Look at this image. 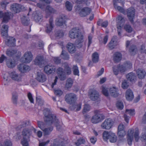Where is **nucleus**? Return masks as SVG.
Returning a JSON list of instances; mask_svg holds the SVG:
<instances>
[{
	"mask_svg": "<svg viewBox=\"0 0 146 146\" xmlns=\"http://www.w3.org/2000/svg\"><path fill=\"white\" fill-rule=\"evenodd\" d=\"M44 114L45 116L44 120L45 122L50 125L54 124L58 129L60 128L61 126L60 124V122L55 115L52 113L48 110L44 111Z\"/></svg>",
	"mask_w": 146,
	"mask_h": 146,
	"instance_id": "nucleus-1",
	"label": "nucleus"
},
{
	"mask_svg": "<svg viewBox=\"0 0 146 146\" xmlns=\"http://www.w3.org/2000/svg\"><path fill=\"white\" fill-rule=\"evenodd\" d=\"M30 135V131L29 129H23L22 132L23 138L21 140V143L23 146H28Z\"/></svg>",
	"mask_w": 146,
	"mask_h": 146,
	"instance_id": "nucleus-2",
	"label": "nucleus"
},
{
	"mask_svg": "<svg viewBox=\"0 0 146 146\" xmlns=\"http://www.w3.org/2000/svg\"><path fill=\"white\" fill-rule=\"evenodd\" d=\"M95 114L93 115L91 119V122L94 123H97L101 122L105 118L104 115L99 112L98 110L94 111Z\"/></svg>",
	"mask_w": 146,
	"mask_h": 146,
	"instance_id": "nucleus-3",
	"label": "nucleus"
},
{
	"mask_svg": "<svg viewBox=\"0 0 146 146\" xmlns=\"http://www.w3.org/2000/svg\"><path fill=\"white\" fill-rule=\"evenodd\" d=\"M103 138L106 141L109 139L111 143H115L117 141V137L115 133L110 132L104 131L103 134Z\"/></svg>",
	"mask_w": 146,
	"mask_h": 146,
	"instance_id": "nucleus-4",
	"label": "nucleus"
},
{
	"mask_svg": "<svg viewBox=\"0 0 146 146\" xmlns=\"http://www.w3.org/2000/svg\"><path fill=\"white\" fill-rule=\"evenodd\" d=\"M69 36L72 39H78L83 36L80 29L77 28H74L71 29L69 32Z\"/></svg>",
	"mask_w": 146,
	"mask_h": 146,
	"instance_id": "nucleus-5",
	"label": "nucleus"
},
{
	"mask_svg": "<svg viewBox=\"0 0 146 146\" xmlns=\"http://www.w3.org/2000/svg\"><path fill=\"white\" fill-rule=\"evenodd\" d=\"M77 95L73 93L66 94L65 96L64 99L68 104H70L74 103L77 100Z\"/></svg>",
	"mask_w": 146,
	"mask_h": 146,
	"instance_id": "nucleus-6",
	"label": "nucleus"
},
{
	"mask_svg": "<svg viewBox=\"0 0 146 146\" xmlns=\"http://www.w3.org/2000/svg\"><path fill=\"white\" fill-rule=\"evenodd\" d=\"M33 55L30 51L26 52L21 59L22 62L25 63H30L33 59Z\"/></svg>",
	"mask_w": 146,
	"mask_h": 146,
	"instance_id": "nucleus-7",
	"label": "nucleus"
},
{
	"mask_svg": "<svg viewBox=\"0 0 146 146\" xmlns=\"http://www.w3.org/2000/svg\"><path fill=\"white\" fill-rule=\"evenodd\" d=\"M114 123L112 119L109 118L106 119L101 125L102 128L106 129H110Z\"/></svg>",
	"mask_w": 146,
	"mask_h": 146,
	"instance_id": "nucleus-8",
	"label": "nucleus"
},
{
	"mask_svg": "<svg viewBox=\"0 0 146 146\" xmlns=\"http://www.w3.org/2000/svg\"><path fill=\"white\" fill-rule=\"evenodd\" d=\"M6 55L9 56L19 57L21 55V52L17 50L7 49L6 52Z\"/></svg>",
	"mask_w": 146,
	"mask_h": 146,
	"instance_id": "nucleus-9",
	"label": "nucleus"
},
{
	"mask_svg": "<svg viewBox=\"0 0 146 146\" xmlns=\"http://www.w3.org/2000/svg\"><path fill=\"white\" fill-rule=\"evenodd\" d=\"M117 37L116 36H114L112 37L107 45V46L110 50L113 49L117 45Z\"/></svg>",
	"mask_w": 146,
	"mask_h": 146,
	"instance_id": "nucleus-10",
	"label": "nucleus"
},
{
	"mask_svg": "<svg viewBox=\"0 0 146 146\" xmlns=\"http://www.w3.org/2000/svg\"><path fill=\"white\" fill-rule=\"evenodd\" d=\"M1 36L4 38H5L8 35V26L7 25L1 23Z\"/></svg>",
	"mask_w": 146,
	"mask_h": 146,
	"instance_id": "nucleus-11",
	"label": "nucleus"
},
{
	"mask_svg": "<svg viewBox=\"0 0 146 146\" xmlns=\"http://www.w3.org/2000/svg\"><path fill=\"white\" fill-rule=\"evenodd\" d=\"M56 70L57 74L60 80L61 81L65 80L66 78V76L63 69L61 67H59L56 69Z\"/></svg>",
	"mask_w": 146,
	"mask_h": 146,
	"instance_id": "nucleus-12",
	"label": "nucleus"
},
{
	"mask_svg": "<svg viewBox=\"0 0 146 146\" xmlns=\"http://www.w3.org/2000/svg\"><path fill=\"white\" fill-rule=\"evenodd\" d=\"M91 11L92 10L90 8L85 7L80 10L79 14L80 16L84 17L89 15Z\"/></svg>",
	"mask_w": 146,
	"mask_h": 146,
	"instance_id": "nucleus-13",
	"label": "nucleus"
},
{
	"mask_svg": "<svg viewBox=\"0 0 146 146\" xmlns=\"http://www.w3.org/2000/svg\"><path fill=\"white\" fill-rule=\"evenodd\" d=\"M13 16L12 13L11 12H7L4 13L2 17V24L3 23H7Z\"/></svg>",
	"mask_w": 146,
	"mask_h": 146,
	"instance_id": "nucleus-14",
	"label": "nucleus"
},
{
	"mask_svg": "<svg viewBox=\"0 0 146 146\" xmlns=\"http://www.w3.org/2000/svg\"><path fill=\"white\" fill-rule=\"evenodd\" d=\"M135 13V9L134 8L130 7L127 9V16L131 23L133 22V18Z\"/></svg>",
	"mask_w": 146,
	"mask_h": 146,
	"instance_id": "nucleus-15",
	"label": "nucleus"
},
{
	"mask_svg": "<svg viewBox=\"0 0 146 146\" xmlns=\"http://www.w3.org/2000/svg\"><path fill=\"white\" fill-rule=\"evenodd\" d=\"M17 67L19 70L23 73L27 72L30 70V68L29 66L23 64L19 65Z\"/></svg>",
	"mask_w": 146,
	"mask_h": 146,
	"instance_id": "nucleus-16",
	"label": "nucleus"
},
{
	"mask_svg": "<svg viewBox=\"0 0 146 146\" xmlns=\"http://www.w3.org/2000/svg\"><path fill=\"white\" fill-rule=\"evenodd\" d=\"M20 5L18 4L14 3L11 5V10L14 13H16L19 12L20 11Z\"/></svg>",
	"mask_w": 146,
	"mask_h": 146,
	"instance_id": "nucleus-17",
	"label": "nucleus"
},
{
	"mask_svg": "<svg viewBox=\"0 0 146 146\" xmlns=\"http://www.w3.org/2000/svg\"><path fill=\"white\" fill-rule=\"evenodd\" d=\"M54 27L53 20L52 17H50L49 21V24L46 25V31L47 33H50Z\"/></svg>",
	"mask_w": 146,
	"mask_h": 146,
	"instance_id": "nucleus-18",
	"label": "nucleus"
},
{
	"mask_svg": "<svg viewBox=\"0 0 146 146\" xmlns=\"http://www.w3.org/2000/svg\"><path fill=\"white\" fill-rule=\"evenodd\" d=\"M5 38H7V39L5 43L7 46L11 47L14 46L16 40L15 38L13 37H8V36Z\"/></svg>",
	"mask_w": 146,
	"mask_h": 146,
	"instance_id": "nucleus-19",
	"label": "nucleus"
},
{
	"mask_svg": "<svg viewBox=\"0 0 146 146\" xmlns=\"http://www.w3.org/2000/svg\"><path fill=\"white\" fill-rule=\"evenodd\" d=\"M122 58V54L119 52H115L113 55V60L115 63H117L120 62Z\"/></svg>",
	"mask_w": 146,
	"mask_h": 146,
	"instance_id": "nucleus-20",
	"label": "nucleus"
},
{
	"mask_svg": "<svg viewBox=\"0 0 146 146\" xmlns=\"http://www.w3.org/2000/svg\"><path fill=\"white\" fill-rule=\"evenodd\" d=\"M10 77L13 80L19 82L21 80V77L18 74L15 72L13 71L9 73Z\"/></svg>",
	"mask_w": 146,
	"mask_h": 146,
	"instance_id": "nucleus-21",
	"label": "nucleus"
},
{
	"mask_svg": "<svg viewBox=\"0 0 146 146\" xmlns=\"http://www.w3.org/2000/svg\"><path fill=\"white\" fill-rule=\"evenodd\" d=\"M56 12V11L51 7L47 6L45 9V17L48 18L52 14H53Z\"/></svg>",
	"mask_w": 146,
	"mask_h": 146,
	"instance_id": "nucleus-22",
	"label": "nucleus"
},
{
	"mask_svg": "<svg viewBox=\"0 0 146 146\" xmlns=\"http://www.w3.org/2000/svg\"><path fill=\"white\" fill-rule=\"evenodd\" d=\"M44 58L42 56L38 55L34 60L35 64L38 65H40L44 63Z\"/></svg>",
	"mask_w": 146,
	"mask_h": 146,
	"instance_id": "nucleus-23",
	"label": "nucleus"
},
{
	"mask_svg": "<svg viewBox=\"0 0 146 146\" xmlns=\"http://www.w3.org/2000/svg\"><path fill=\"white\" fill-rule=\"evenodd\" d=\"M44 70L46 74H49L52 73L53 71L55 72L56 70V68L54 66L48 65L44 67Z\"/></svg>",
	"mask_w": 146,
	"mask_h": 146,
	"instance_id": "nucleus-24",
	"label": "nucleus"
},
{
	"mask_svg": "<svg viewBox=\"0 0 146 146\" xmlns=\"http://www.w3.org/2000/svg\"><path fill=\"white\" fill-rule=\"evenodd\" d=\"M133 129H131L128 130L127 135V138L128 144L130 145L131 144L132 141L133 139Z\"/></svg>",
	"mask_w": 146,
	"mask_h": 146,
	"instance_id": "nucleus-25",
	"label": "nucleus"
},
{
	"mask_svg": "<svg viewBox=\"0 0 146 146\" xmlns=\"http://www.w3.org/2000/svg\"><path fill=\"white\" fill-rule=\"evenodd\" d=\"M118 92V89L115 87L110 88L109 90L110 95L114 97H117L119 96V93Z\"/></svg>",
	"mask_w": 146,
	"mask_h": 146,
	"instance_id": "nucleus-26",
	"label": "nucleus"
},
{
	"mask_svg": "<svg viewBox=\"0 0 146 146\" xmlns=\"http://www.w3.org/2000/svg\"><path fill=\"white\" fill-rule=\"evenodd\" d=\"M99 98L98 92L95 90H93L91 92L90 95V98L93 101H95Z\"/></svg>",
	"mask_w": 146,
	"mask_h": 146,
	"instance_id": "nucleus-27",
	"label": "nucleus"
},
{
	"mask_svg": "<svg viewBox=\"0 0 146 146\" xmlns=\"http://www.w3.org/2000/svg\"><path fill=\"white\" fill-rule=\"evenodd\" d=\"M68 51L71 54L74 53L76 51V48L74 44L71 43H68L66 45Z\"/></svg>",
	"mask_w": 146,
	"mask_h": 146,
	"instance_id": "nucleus-28",
	"label": "nucleus"
},
{
	"mask_svg": "<svg viewBox=\"0 0 146 146\" xmlns=\"http://www.w3.org/2000/svg\"><path fill=\"white\" fill-rule=\"evenodd\" d=\"M125 97L126 99L128 101H131L134 98L133 93L131 90L128 89L125 93Z\"/></svg>",
	"mask_w": 146,
	"mask_h": 146,
	"instance_id": "nucleus-29",
	"label": "nucleus"
},
{
	"mask_svg": "<svg viewBox=\"0 0 146 146\" xmlns=\"http://www.w3.org/2000/svg\"><path fill=\"white\" fill-rule=\"evenodd\" d=\"M136 73L138 78L140 79L143 78L146 75L145 71L142 69H138L136 71Z\"/></svg>",
	"mask_w": 146,
	"mask_h": 146,
	"instance_id": "nucleus-30",
	"label": "nucleus"
},
{
	"mask_svg": "<svg viewBox=\"0 0 146 146\" xmlns=\"http://www.w3.org/2000/svg\"><path fill=\"white\" fill-rule=\"evenodd\" d=\"M62 66L64 68L65 73L68 75L70 74L72 72L70 65L67 63H64L62 64Z\"/></svg>",
	"mask_w": 146,
	"mask_h": 146,
	"instance_id": "nucleus-31",
	"label": "nucleus"
},
{
	"mask_svg": "<svg viewBox=\"0 0 146 146\" xmlns=\"http://www.w3.org/2000/svg\"><path fill=\"white\" fill-rule=\"evenodd\" d=\"M6 65L9 68H12L16 65L15 61L14 60L7 59L6 60Z\"/></svg>",
	"mask_w": 146,
	"mask_h": 146,
	"instance_id": "nucleus-32",
	"label": "nucleus"
},
{
	"mask_svg": "<svg viewBox=\"0 0 146 146\" xmlns=\"http://www.w3.org/2000/svg\"><path fill=\"white\" fill-rule=\"evenodd\" d=\"M36 79L39 82H43L46 81V78L44 74L41 72H38Z\"/></svg>",
	"mask_w": 146,
	"mask_h": 146,
	"instance_id": "nucleus-33",
	"label": "nucleus"
},
{
	"mask_svg": "<svg viewBox=\"0 0 146 146\" xmlns=\"http://www.w3.org/2000/svg\"><path fill=\"white\" fill-rule=\"evenodd\" d=\"M126 77L128 80L130 81V82L135 81L136 79V76L135 74L132 72L129 73L127 74Z\"/></svg>",
	"mask_w": 146,
	"mask_h": 146,
	"instance_id": "nucleus-34",
	"label": "nucleus"
},
{
	"mask_svg": "<svg viewBox=\"0 0 146 146\" xmlns=\"http://www.w3.org/2000/svg\"><path fill=\"white\" fill-rule=\"evenodd\" d=\"M65 23V18L64 17H60L57 19L56 23V25L61 26Z\"/></svg>",
	"mask_w": 146,
	"mask_h": 146,
	"instance_id": "nucleus-35",
	"label": "nucleus"
},
{
	"mask_svg": "<svg viewBox=\"0 0 146 146\" xmlns=\"http://www.w3.org/2000/svg\"><path fill=\"white\" fill-rule=\"evenodd\" d=\"M116 21L120 25L122 26L125 22V20L124 17L121 15H119L116 18Z\"/></svg>",
	"mask_w": 146,
	"mask_h": 146,
	"instance_id": "nucleus-36",
	"label": "nucleus"
},
{
	"mask_svg": "<svg viewBox=\"0 0 146 146\" xmlns=\"http://www.w3.org/2000/svg\"><path fill=\"white\" fill-rule=\"evenodd\" d=\"M83 36L82 37L77 39L75 42L76 44L77 47L80 48L83 46Z\"/></svg>",
	"mask_w": 146,
	"mask_h": 146,
	"instance_id": "nucleus-37",
	"label": "nucleus"
},
{
	"mask_svg": "<svg viewBox=\"0 0 146 146\" xmlns=\"http://www.w3.org/2000/svg\"><path fill=\"white\" fill-rule=\"evenodd\" d=\"M53 129V128L52 127L45 128L42 130L44 135L45 136L49 135Z\"/></svg>",
	"mask_w": 146,
	"mask_h": 146,
	"instance_id": "nucleus-38",
	"label": "nucleus"
},
{
	"mask_svg": "<svg viewBox=\"0 0 146 146\" xmlns=\"http://www.w3.org/2000/svg\"><path fill=\"white\" fill-rule=\"evenodd\" d=\"M60 56L63 59L65 60H68L69 58V55L68 53L65 51L63 50L60 54Z\"/></svg>",
	"mask_w": 146,
	"mask_h": 146,
	"instance_id": "nucleus-39",
	"label": "nucleus"
},
{
	"mask_svg": "<svg viewBox=\"0 0 146 146\" xmlns=\"http://www.w3.org/2000/svg\"><path fill=\"white\" fill-rule=\"evenodd\" d=\"M137 51L136 46L133 45L130 46L129 49V51L131 55L135 54Z\"/></svg>",
	"mask_w": 146,
	"mask_h": 146,
	"instance_id": "nucleus-40",
	"label": "nucleus"
},
{
	"mask_svg": "<svg viewBox=\"0 0 146 146\" xmlns=\"http://www.w3.org/2000/svg\"><path fill=\"white\" fill-rule=\"evenodd\" d=\"M92 61L94 63L98 62L99 61V55L97 52H94L92 56Z\"/></svg>",
	"mask_w": 146,
	"mask_h": 146,
	"instance_id": "nucleus-41",
	"label": "nucleus"
},
{
	"mask_svg": "<svg viewBox=\"0 0 146 146\" xmlns=\"http://www.w3.org/2000/svg\"><path fill=\"white\" fill-rule=\"evenodd\" d=\"M73 81L71 78H68L66 80L65 87L67 88H70L72 86Z\"/></svg>",
	"mask_w": 146,
	"mask_h": 146,
	"instance_id": "nucleus-42",
	"label": "nucleus"
},
{
	"mask_svg": "<svg viewBox=\"0 0 146 146\" xmlns=\"http://www.w3.org/2000/svg\"><path fill=\"white\" fill-rule=\"evenodd\" d=\"M33 16L35 21L36 22L40 21L42 17V16L41 14L36 13L33 15Z\"/></svg>",
	"mask_w": 146,
	"mask_h": 146,
	"instance_id": "nucleus-43",
	"label": "nucleus"
},
{
	"mask_svg": "<svg viewBox=\"0 0 146 146\" xmlns=\"http://www.w3.org/2000/svg\"><path fill=\"white\" fill-rule=\"evenodd\" d=\"M102 92V93L106 96H108L109 94L108 92V89L105 86H103L101 87Z\"/></svg>",
	"mask_w": 146,
	"mask_h": 146,
	"instance_id": "nucleus-44",
	"label": "nucleus"
},
{
	"mask_svg": "<svg viewBox=\"0 0 146 146\" xmlns=\"http://www.w3.org/2000/svg\"><path fill=\"white\" fill-rule=\"evenodd\" d=\"M0 146H12V143L10 140H7L2 143H0Z\"/></svg>",
	"mask_w": 146,
	"mask_h": 146,
	"instance_id": "nucleus-45",
	"label": "nucleus"
},
{
	"mask_svg": "<svg viewBox=\"0 0 146 146\" xmlns=\"http://www.w3.org/2000/svg\"><path fill=\"white\" fill-rule=\"evenodd\" d=\"M85 142V141L83 138L80 137L75 143V144L77 146H79L81 144H84Z\"/></svg>",
	"mask_w": 146,
	"mask_h": 146,
	"instance_id": "nucleus-46",
	"label": "nucleus"
},
{
	"mask_svg": "<svg viewBox=\"0 0 146 146\" xmlns=\"http://www.w3.org/2000/svg\"><path fill=\"white\" fill-rule=\"evenodd\" d=\"M38 127L42 131L46 128V124L42 122L38 121Z\"/></svg>",
	"mask_w": 146,
	"mask_h": 146,
	"instance_id": "nucleus-47",
	"label": "nucleus"
},
{
	"mask_svg": "<svg viewBox=\"0 0 146 146\" xmlns=\"http://www.w3.org/2000/svg\"><path fill=\"white\" fill-rule=\"evenodd\" d=\"M9 3L7 0H3L1 3V5L3 9L5 10L7 5Z\"/></svg>",
	"mask_w": 146,
	"mask_h": 146,
	"instance_id": "nucleus-48",
	"label": "nucleus"
},
{
	"mask_svg": "<svg viewBox=\"0 0 146 146\" xmlns=\"http://www.w3.org/2000/svg\"><path fill=\"white\" fill-rule=\"evenodd\" d=\"M54 94L57 96H60L63 94V91L59 89H54Z\"/></svg>",
	"mask_w": 146,
	"mask_h": 146,
	"instance_id": "nucleus-49",
	"label": "nucleus"
},
{
	"mask_svg": "<svg viewBox=\"0 0 146 146\" xmlns=\"http://www.w3.org/2000/svg\"><path fill=\"white\" fill-rule=\"evenodd\" d=\"M129 86V84L128 81L126 80L123 81L121 85V87L123 89H127Z\"/></svg>",
	"mask_w": 146,
	"mask_h": 146,
	"instance_id": "nucleus-50",
	"label": "nucleus"
},
{
	"mask_svg": "<svg viewBox=\"0 0 146 146\" xmlns=\"http://www.w3.org/2000/svg\"><path fill=\"white\" fill-rule=\"evenodd\" d=\"M118 70H119L120 72L121 73H123L126 70L125 67L123 65H119L117 66Z\"/></svg>",
	"mask_w": 146,
	"mask_h": 146,
	"instance_id": "nucleus-51",
	"label": "nucleus"
},
{
	"mask_svg": "<svg viewBox=\"0 0 146 146\" xmlns=\"http://www.w3.org/2000/svg\"><path fill=\"white\" fill-rule=\"evenodd\" d=\"M124 29L128 33H130L132 31V28L129 25H125L124 27Z\"/></svg>",
	"mask_w": 146,
	"mask_h": 146,
	"instance_id": "nucleus-52",
	"label": "nucleus"
},
{
	"mask_svg": "<svg viewBox=\"0 0 146 146\" xmlns=\"http://www.w3.org/2000/svg\"><path fill=\"white\" fill-rule=\"evenodd\" d=\"M72 68L73 70L74 74L75 75L79 76V71L77 66L76 65H74Z\"/></svg>",
	"mask_w": 146,
	"mask_h": 146,
	"instance_id": "nucleus-53",
	"label": "nucleus"
},
{
	"mask_svg": "<svg viewBox=\"0 0 146 146\" xmlns=\"http://www.w3.org/2000/svg\"><path fill=\"white\" fill-rule=\"evenodd\" d=\"M90 110V108L89 105L88 104H85L84 105V107L82 111L83 114H84L88 111Z\"/></svg>",
	"mask_w": 146,
	"mask_h": 146,
	"instance_id": "nucleus-54",
	"label": "nucleus"
},
{
	"mask_svg": "<svg viewBox=\"0 0 146 146\" xmlns=\"http://www.w3.org/2000/svg\"><path fill=\"white\" fill-rule=\"evenodd\" d=\"M64 35L63 32L61 31H56L55 36L56 37H62Z\"/></svg>",
	"mask_w": 146,
	"mask_h": 146,
	"instance_id": "nucleus-55",
	"label": "nucleus"
},
{
	"mask_svg": "<svg viewBox=\"0 0 146 146\" xmlns=\"http://www.w3.org/2000/svg\"><path fill=\"white\" fill-rule=\"evenodd\" d=\"M66 7L67 10L68 11H71L72 10V6L71 3L69 1H67L66 3Z\"/></svg>",
	"mask_w": 146,
	"mask_h": 146,
	"instance_id": "nucleus-56",
	"label": "nucleus"
},
{
	"mask_svg": "<svg viewBox=\"0 0 146 146\" xmlns=\"http://www.w3.org/2000/svg\"><path fill=\"white\" fill-rule=\"evenodd\" d=\"M125 113L126 114H128L130 115H133L135 114V111L134 109H126Z\"/></svg>",
	"mask_w": 146,
	"mask_h": 146,
	"instance_id": "nucleus-57",
	"label": "nucleus"
},
{
	"mask_svg": "<svg viewBox=\"0 0 146 146\" xmlns=\"http://www.w3.org/2000/svg\"><path fill=\"white\" fill-rule=\"evenodd\" d=\"M117 135L120 137H123L126 134L125 130L119 131H117Z\"/></svg>",
	"mask_w": 146,
	"mask_h": 146,
	"instance_id": "nucleus-58",
	"label": "nucleus"
},
{
	"mask_svg": "<svg viewBox=\"0 0 146 146\" xmlns=\"http://www.w3.org/2000/svg\"><path fill=\"white\" fill-rule=\"evenodd\" d=\"M28 98L30 102L32 103H34V100L32 94L31 92H29L27 94Z\"/></svg>",
	"mask_w": 146,
	"mask_h": 146,
	"instance_id": "nucleus-59",
	"label": "nucleus"
},
{
	"mask_svg": "<svg viewBox=\"0 0 146 146\" xmlns=\"http://www.w3.org/2000/svg\"><path fill=\"white\" fill-rule=\"evenodd\" d=\"M123 65L126 70L127 69L130 68L132 66V64L129 62H126L123 64Z\"/></svg>",
	"mask_w": 146,
	"mask_h": 146,
	"instance_id": "nucleus-60",
	"label": "nucleus"
},
{
	"mask_svg": "<svg viewBox=\"0 0 146 146\" xmlns=\"http://www.w3.org/2000/svg\"><path fill=\"white\" fill-rule=\"evenodd\" d=\"M114 5L115 8L117 9L120 12L123 13L125 12L124 9L121 7L117 6L115 3H114Z\"/></svg>",
	"mask_w": 146,
	"mask_h": 146,
	"instance_id": "nucleus-61",
	"label": "nucleus"
},
{
	"mask_svg": "<svg viewBox=\"0 0 146 146\" xmlns=\"http://www.w3.org/2000/svg\"><path fill=\"white\" fill-rule=\"evenodd\" d=\"M116 106L117 108L120 110H122L123 107V103L120 102H118L116 104Z\"/></svg>",
	"mask_w": 146,
	"mask_h": 146,
	"instance_id": "nucleus-62",
	"label": "nucleus"
},
{
	"mask_svg": "<svg viewBox=\"0 0 146 146\" xmlns=\"http://www.w3.org/2000/svg\"><path fill=\"white\" fill-rule=\"evenodd\" d=\"M134 136L135 141L136 142L138 141L139 139V131L138 130H137L135 131Z\"/></svg>",
	"mask_w": 146,
	"mask_h": 146,
	"instance_id": "nucleus-63",
	"label": "nucleus"
},
{
	"mask_svg": "<svg viewBox=\"0 0 146 146\" xmlns=\"http://www.w3.org/2000/svg\"><path fill=\"white\" fill-rule=\"evenodd\" d=\"M113 70L114 74L115 75H117L118 74L119 70H118L117 66L113 67Z\"/></svg>",
	"mask_w": 146,
	"mask_h": 146,
	"instance_id": "nucleus-64",
	"label": "nucleus"
}]
</instances>
